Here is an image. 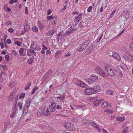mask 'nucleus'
I'll return each mask as SVG.
<instances>
[{
  "instance_id": "1",
  "label": "nucleus",
  "mask_w": 133,
  "mask_h": 133,
  "mask_svg": "<svg viewBox=\"0 0 133 133\" xmlns=\"http://www.w3.org/2000/svg\"><path fill=\"white\" fill-rule=\"evenodd\" d=\"M118 68V67L117 66H113L109 65H107L105 67V69L107 74L111 77L115 75Z\"/></svg>"
},
{
  "instance_id": "55",
  "label": "nucleus",
  "mask_w": 133,
  "mask_h": 133,
  "mask_svg": "<svg viewBox=\"0 0 133 133\" xmlns=\"http://www.w3.org/2000/svg\"><path fill=\"white\" fill-rule=\"evenodd\" d=\"M114 52L110 51H109V55L110 56H113V54H114Z\"/></svg>"
},
{
  "instance_id": "52",
  "label": "nucleus",
  "mask_w": 133,
  "mask_h": 133,
  "mask_svg": "<svg viewBox=\"0 0 133 133\" xmlns=\"http://www.w3.org/2000/svg\"><path fill=\"white\" fill-rule=\"evenodd\" d=\"M92 9V7L91 6H90L87 9V11L88 12H90Z\"/></svg>"
},
{
  "instance_id": "11",
  "label": "nucleus",
  "mask_w": 133,
  "mask_h": 133,
  "mask_svg": "<svg viewBox=\"0 0 133 133\" xmlns=\"http://www.w3.org/2000/svg\"><path fill=\"white\" fill-rule=\"evenodd\" d=\"M84 92L86 94L88 95L94 94L91 87L86 89L84 90Z\"/></svg>"
},
{
  "instance_id": "42",
  "label": "nucleus",
  "mask_w": 133,
  "mask_h": 133,
  "mask_svg": "<svg viewBox=\"0 0 133 133\" xmlns=\"http://www.w3.org/2000/svg\"><path fill=\"white\" fill-rule=\"evenodd\" d=\"M23 104V103L19 102L17 106L19 107V109H22Z\"/></svg>"
},
{
  "instance_id": "62",
  "label": "nucleus",
  "mask_w": 133,
  "mask_h": 133,
  "mask_svg": "<svg viewBox=\"0 0 133 133\" xmlns=\"http://www.w3.org/2000/svg\"><path fill=\"white\" fill-rule=\"evenodd\" d=\"M117 10L116 8H115L112 11V12L111 13L112 15H114V13L116 12Z\"/></svg>"
},
{
  "instance_id": "3",
  "label": "nucleus",
  "mask_w": 133,
  "mask_h": 133,
  "mask_svg": "<svg viewBox=\"0 0 133 133\" xmlns=\"http://www.w3.org/2000/svg\"><path fill=\"white\" fill-rule=\"evenodd\" d=\"M96 72L99 75L103 77H106L107 74H105L104 70L102 68L99 66H97L95 68Z\"/></svg>"
},
{
  "instance_id": "49",
  "label": "nucleus",
  "mask_w": 133,
  "mask_h": 133,
  "mask_svg": "<svg viewBox=\"0 0 133 133\" xmlns=\"http://www.w3.org/2000/svg\"><path fill=\"white\" fill-rule=\"evenodd\" d=\"M69 29H70V30L69 31L70 32H71V33H72L73 31L76 30V29L73 28L72 26Z\"/></svg>"
},
{
  "instance_id": "53",
  "label": "nucleus",
  "mask_w": 133,
  "mask_h": 133,
  "mask_svg": "<svg viewBox=\"0 0 133 133\" xmlns=\"http://www.w3.org/2000/svg\"><path fill=\"white\" fill-rule=\"evenodd\" d=\"M67 5H65L64 6V7L63 8H62V9H61V11L62 12H64L65 10L66 9V7H67Z\"/></svg>"
},
{
  "instance_id": "36",
  "label": "nucleus",
  "mask_w": 133,
  "mask_h": 133,
  "mask_svg": "<svg viewBox=\"0 0 133 133\" xmlns=\"http://www.w3.org/2000/svg\"><path fill=\"white\" fill-rule=\"evenodd\" d=\"M23 52L24 50L23 48H20L19 51V53L21 55H22L23 54Z\"/></svg>"
},
{
  "instance_id": "27",
  "label": "nucleus",
  "mask_w": 133,
  "mask_h": 133,
  "mask_svg": "<svg viewBox=\"0 0 133 133\" xmlns=\"http://www.w3.org/2000/svg\"><path fill=\"white\" fill-rule=\"evenodd\" d=\"M121 68L125 70H127L128 69V68L127 65L124 64H123L121 66Z\"/></svg>"
},
{
  "instance_id": "48",
  "label": "nucleus",
  "mask_w": 133,
  "mask_h": 133,
  "mask_svg": "<svg viewBox=\"0 0 133 133\" xmlns=\"http://www.w3.org/2000/svg\"><path fill=\"white\" fill-rule=\"evenodd\" d=\"M5 57L6 61H8L9 60V56L8 55H5Z\"/></svg>"
},
{
  "instance_id": "4",
  "label": "nucleus",
  "mask_w": 133,
  "mask_h": 133,
  "mask_svg": "<svg viewBox=\"0 0 133 133\" xmlns=\"http://www.w3.org/2000/svg\"><path fill=\"white\" fill-rule=\"evenodd\" d=\"M32 100L31 99H29L28 100L26 101L24 107L23 108V112L25 114L27 113L30 104Z\"/></svg>"
},
{
  "instance_id": "5",
  "label": "nucleus",
  "mask_w": 133,
  "mask_h": 133,
  "mask_svg": "<svg viewBox=\"0 0 133 133\" xmlns=\"http://www.w3.org/2000/svg\"><path fill=\"white\" fill-rule=\"evenodd\" d=\"M17 96L15 95V94H13L11 93L10 96L8 97V100L10 102L15 101H15H17Z\"/></svg>"
},
{
  "instance_id": "58",
  "label": "nucleus",
  "mask_w": 133,
  "mask_h": 133,
  "mask_svg": "<svg viewBox=\"0 0 133 133\" xmlns=\"http://www.w3.org/2000/svg\"><path fill=\"white\" fill-rule=\"evenodd\" d=\"M52 12V11L51 10L49 9L47 11V15H50Z\"/></svg>"
},
{
  "instance_id": "44",
  "label": "nucleus",
  "mask_w": 133,
  "mask_h": 133,
  "mask_svg": "<svg viewBox=\"0 0 133 133\" xmlns=\"http://www.w3.org/2000/svg\"><path fill=\"white\" fill-rule=\"evenodd\" d=\"M95 47L93 45H91L89 47V49L90 50H92L95 48Z\"/></svg>"
},
{
  "instance_id": "9",
  "label": "nucleus",
  "mask_w": 133,
  "mask_h": 133,
  "mask_svg": "<svg viewBox=\"0 0 133 133\" xmlns=\"http://www.w3.org/2000/svg\"><path fill=\"white\" fill-rule=\"evenodd\" d=\"M76 83L77 85L82 87L85 88L87 87L86 84L81 80H77Z\"/></svg>"
},
{
  "instance_id": "50",
  "label": "nucleus",
  "mask_w": 133,
  "mask_h": 133,
  "mask_svg": "<svg viewBox=\"0 0 133 133\" xmlns=\"http://www.w3.org/2000/svg\"><path fill=\"white\" fill-rule=\"evenodd\" d=\"M15 115V112H12L10 115V117L11 118L13 117Z\"/></svg>"
},
{
  "instance_id": "57",
  "label": "nucleus",
  "mask_w": 133,
  "mask_h": 133,
  "mask_svg": "<svg viewBox=\"0 0 133 133\" xmlns=\"http://www.w3.org/2000/svg\"><path fill=\"white\" fill-rule=\"evenodd\" d=\"M0 45L1 47V48L2 49H3L4 48V44L3 42H1L0 43Z\"/></svg>"
},
{
  "instance_id": "39",
  "label": "nucleus",
  "mask_w": 133,
  "mask_h": 133,
  "mask_svg": "<svg viewBox=\"0 0 133 133\" xmlns=\"http://www.w3.org/2000/svg\"><path fill=\"white\" fill-rule=\"evenodd\" d=\"M105 112H108L109 113L111 114L113 112V111L112 110H106L105 111H104Z\"/></svg>"
},
{
  "instance_id": "13",
  "label": "nucleus",
  "mask_w": 133,
  "mask_h": 133,
  "mask_svg": "<svg viewBox=\"0 0 133 133\" xmlns=\"http://www.w3.org/2000/svg\"><path fill=\"white\" fill-rule=\"evenodd\" d=\"M44 112V109L43 108H39L37 112V115L38 116H41Z\"/></svg>"
},
{
  "instance_id": "38",
  "label": "nucleus",
  "mask_w": 133,
  "mask_h": 133,
  "mask_svg": "<svg viewBox=\"0 0 133 133\" xmlns=\"http://www.w3.org/2000/svg\"><path fill=\"white\" fill-rule=\"evenodd\" d=\"M128 127H127L123 130L122 132L124 133H126L128 131Z\"/></svg>"
},
{
  "instance_id": "18",
  "label": "nucleus",
  "mask_w": 133,
  "mask_h": 133,
  "mask_svg": "<svg viewBox=\"0 0 133 133\" xmlns=\"http://www.w3.org/2000/svg\"><path fill=\"white\" fill-rule=\"evenodd\" d=\"M91 78L94 82H96L98 81V76L92 74L91 76Z\"/></svg>"
},
{
  "instance_id": "61",
  "label": "nucleus",
  "mask_w": 133,
  "mask_h": 133,
  "mask_svg": "<svg viewBox=\"0 0 133 133\" xmlns=\"http://www.w3.org/2000/svg\"><path fill=\"white\" fill-rule=\"evenodd\" d=\"M11 42V41L9 39H8L6 40V43L8 44H10Z\"/></svg>"
},
{
  "instance_id": "21",
  "label": "nucleus",
  "mask_w": 133,
  "mask_h": 133,
  "mask_svg": "<svg viewBox=\"0 0 133 133\" xmlns=\"http://www.w3.org/2000/svg\"><path fill=\"white\" fill-rule=\"evenodd\" d=\"M34 46V44H31V45L30 48V52L31 53L34 54V53H35V52L34 51V50H35V48L33 47Z\"/></svg>"
},
{
  "instance_id": "64",
  "label": "nucleus",
  "mask_w": 133,
  "mask_h": 133,
  "mask_svg": "<svg viewBox=\"0 0 133 133\" xmlns=\"http://www.w3.org/2000/svg\"><path fill=\"white\" fill-rule=\"evenodd\" d=\"M56 104L55 103H52L50 107H56Z\"/></svg>"
},
{
  "instance_id": "37",
  "label": "nucleus",
  "mask_w": 133,
  "mask_h": 133,
  "mask_svg": "<svg viewBox=\"0 0 133 133\" xmlns=\"http://www.w3.org/2000/svg\"><path fill=\"white\" fill-rule=\"evenodd\" d=\"M103 36V34L102 35L98 38H97L95 41L96 43H98L101 40Z\"/></svg>"
},
{
  "instance_id": "29",
  "label": "nucleus",
  "mask_w": 133,
  "mask_h": 133,
  "mask_svg": "<svg viewBox=\"0 0 133 133\" xmlns=\"http://www.w3.org/2000/svg\"><path fill=\"white\" fill-rule=\"evenodd\" d=\"M65 97L64 96H60L57 97V98H58L60 100L61 102L63 101Z\"/></svg>"
},
{
  "instance_id": "63",
  "label": "nucleus",
  "mask_w": 133,
  "mask_h": 133,
  "mask_svg": "<svg viewBox=\"0 0 133 133\" xmlns=\"http://www.w3.org/2000/svg\"><path fill=\"white\" fill-rule=\"evenodd\" d=\"M53 18V17L52 16H48L47 17V18L49 20H50L51 19H52Z\"/></svg>"
},
{
  "instance_id": "59",
  "label": "nucleus",
  "mask_w": 133,
  "mask_h": 133,
  "mask_svg": "<svg viewBox=\"0 0 133 133\" xmlns=\"http://www.w3.org/2000/svg\"><path fill=\"white\" fill-rule=\"evenodd\" d=\"M46 54L47 55H49L51 54V52L49 50H47L46 51Z\"/></svg>"
},
{
  "instance_id": "47",
  "label": "nucleus",
  "mask_w": 133,
  "mask_h": 133,
  "mask_svg": "<svg viewBox=\"0 0 133 133\" xmlns=\"http://www.w3.org/2000/svg\"><path fill=\"white\" fill-rule=\"evenodd\" d=\"M14 43L16 44L17 45L19 46H20L21 45V43L19 41H16Z\"/></svg>"
},
{
  "instance_id": "46",
  "label": "nucleus",
  "mask_w": 133,
  "mask_h": 133,
  "mask_svg": "<svg viewBox=\"0 0 133 133\" xmlns=\"http://www.w3.org/2000/svg\"><path fill=\"white\" fill-rule=\"evenodd\" d=\"M34 60H30L29 59H28L27 61V62L29 64H31L34 62Z\"/></svg>"
},
{
  "instance_id": "31",
  "label": "nucleus",
  "mask_w": 133,
  "mask_h": 133,
  "mask_svg": "<svg viewBox=\"0 0 133 133\" xmlns=\"http://www.w3.org/2000/svg\"><path fill=\"white\" fill-rule=\"evenodd\" d=\"M130 14L128 12H127L124 14V16L125 18L128 19L129 17Z\"/></svg>"
},
{
  "instance_id": "40",
  "label": "nucleus",
  "mask_w": 133,
  "mask_h": 133,
  "mask_svg": "<svg viewBox=\"0 0 133 133\" xmlns=\"http://www.w3.org/2000/svg\"><path fill=\"white\" fill-rule=\"evenodd\" d=\"M38 88V87H35L34 88H33V89H32V91L31 93V95L33 94L34 93L35 91Z\"/></svg>"
},
{
  "instance_id": "12",
  "label": "nucleus",
  "mask_w": 133,
  "mask_h": 133,
  "mask_svg": "<svg viewBox=\"0 0 133 133\" xmlns=\"http://www.w3.org/2000/svg\"><path fill=\"white\" fill-rule=\"evenodd\" d=\"M112 57L117 60L119 61L121 60V57L116 52H114Z\"/></svg>"
},
{
  "instance_id": "30",
  "label": "nucleus",
  "mask_w": 133,
  "mask_h": 133,
  "mask_svg": "<svg viewBox=\"0 0 133 133\" xmlns=\"http://www.w3.org/2000/svg\"><path fill=\"white\" fill-rule=\"evenodd\" d=\"M52 72L51 70H48V71L45 73V76L46 77H48L49 75L51 74Z\"/></svg>"
},
{
  "instance_id": "2",
  "label": "nucleus",
  "mask_w": 133,
  "mask_h": 133,
  "mask_svg": "<svg viewBox=\"0 0 133 133\" xmlns=\"http://www.w3.org/2000/svg\"><path fill=\"white\" fill-rule=\"evenodd\" d=\"M91 40L87 39L83 42L81 44L79 45V47L76 49V51L81 52L84 50L89 43L91 42Z\"/></svg>"
},
{
  "instance_id": "54",
  "label": "nucleus",
  "mask_w": 133,
  "mask_h": 133,
  "mask_svg": "<svg viewBox=\"0 0 133 133\" xmlns=\"http://www.w3.org/2000/svg\"><path fill=\"white\" fill-rule=\"evenodd\" d=\"M8 32H10L11 33H12L14 31V29L11 28H10L8 29Z\"/></svg>"
},
{
  "instance_id": "34",
  "label": "nucleus",
  "mask_w": 133,
  "mask_h": 133,
  "mask_svg": "<svg viewBox=\"0 0 133 133\" xmlns=\"http://www.w3.org/2000/svg\"><path fill=\"white\" fill-rule=\"evenodd\" d=\"M25 96V94L24 93H22L21 94L19 98L20 99H22Z\"/></svg>"
},
{
  "instance_id": "26",
  "label": "nucleus",
  "mask_w": 133,
  "mask_h": 133,
  "mask_svg": "<svg viewBox=\"0 0 133 133\" xmlns=\"http://www.w3.org/2000/svg\"><path fill=\"white\" fill-rule=\"evenodd\" d=\"M83 122L85 124H89L90 121L89 119H84L83 121Z\"/></svg>"
},
{
  "instance_id": "45",
  "label": "nucleus",
  "mask_w": 133,
  "mask_h": 133,
  "mask_svg": "<svg viewBox=\"0 0 133 133\" xmlns=\"http://www.w3.org/2000/svg\"><path fill=\"white\" fill-rule=\"evenodd\" d=\"M56 107V109L58 110H60L62 109V107L59 105H57Z\"/></svg>"
},
{
  "instance_id": "25",
  "label": "nucleus",
  "mask_w": 133,
  "mask_h": 133,
  "mask_svg": "<svg viewBox=\"0 0 133 133\" xmlns=\"http://www.w3.org/2000/svg\"><path fill=\"white\" fill-rule=\"evenodd\" d=\"M31 83L30 82H29L27 84L26 87L25 88V90H27L30 89V87L31 86Z\"/></svg>"
},
{
  "instance_id": "33",
  "label": "nucleus",
  "mask_w": 133,
  "mask_h": 133,
  "mask_svg": "<svg viewBox=\"0 0 133 133\" xmlns=\"http://www.w3.org/2000/svg\"><path fill=\"white\" fill-rule=\"evenodd\" d=\"M9 122H5L4 123V127L5 128H6L8 125L10 124Z\"/></svg>"
},
{
  "instance_id": "20",
  "label": "nucleus",
  "mask_w": 133,
  "mask_h": 133,
  "mask_svg": "<svg viewBox=\"0 0 133 133\" xmlns=\"http://www.w3.org/2000/svg\"><path fill=\"white\" fill-rule=\"evenodd\" d=\"M51 114V112L49 111V109L48 108L46 110L45 112H44V115L45 116H48L50 115Z\"/></svg>"
},
{
  "instance_id": "32",
  "label": "nucleus",
  "mask_w": 133,
  "mask_h": 133,
  "mask_svg": "<svg viewBox=\"0 0 133 133\" xmlns=\"http://www.w3.org/2000/svg\"><path fill=\"white\" fill-rule=\"evenodd\" d=\"M50 109L51 112H53L55 111L56 107H50Z\"/></svg>"
},
{
  "instance_id": "8",
  "label": "nucleus",
  "mask_w": 133,
  "mask_h": 133,
  "mask_svg": "<svg viewBox=\"0 0 133 133\" xmlns=\"http://www.w3.org/2000/svg\"><path fill=\"white\" fill-rule=\"evenodd\" d=\"M64 126L66 129L69 130H72L73 129V125L70 122H65L64 124Z\"/></svg>"
},
{
  "instance_id": "41",
  "label": "nucleus",
  "mask_w": 133,
  "mask_h": 133,
  "mask_svg": "<svg viewBox=\"0 0 133 133\" xmlns=\"http://www.w3.org/2000/svg\"><path fill=\"white\" fill-rule=\"evenodd\" d=\"M130 49L133 51V39L132 43L130 44L129 46Z\"/></svg>"
},
{
  "instance_id": "17",
  "label": "nucleus",
  "mask_w": 133,
  "mask_h": 133,
  "mask_svg": "<svg viewBox=\"0 0 133 133\" xmlns=\"http://www.w3.org/2000/svg\"><path fill=\"white\" fill-rule=\"evenodd\" d=\"M56 31L55 30L53 29L52 30H49L46 33V35L48 36H50L54 34Z\"/></svg>"
},
{
  "instance_id": "43",
  "label": "nucleus",
  "mask_w": 133,
  "mask_h": 133,
  "mask_svg": "<svg viewBox=\"0 0 133 133\" xmlns=\"http://www.w3.org/2000/svg\"><path fill=\"white\" fill-rule=\"evenodd\" d=\"M75 19H76L75 22H79V21L81 20H79V17L78 16H76L75 17Z\"/></svg>"
},
{
  "instance_id": "10",
  "label": "nucleus",
  "mask_w": 133,
  "mask_h": 133,
  "mask_svg": "<svg viewBox=\"0 0 133 133\" xmlns=\"http://www.w3.org/2000/svg\"><path fill=\"white\" fill-rule=\"evenodd\" d=\"M101 106L103 108H110L111 107L110 103L106 101H104L102 102L101 104Z\"/></svg>"
},
{
  "instance_id": "28",
  "label": "nucleus",
  "mask_w": 133,
  "mask_h": 133,
  "mask_svg": "<svg viewBox=\"0 0 133 133\" xmlns=\"http://www.w3.org/2000/svg\"><path fill=\"white\" fill-rule=\"evenodd\" d=\"M32 30L33 31L35 32H38V30L36 26H34L32 28Z\"/></svg>"
},
{
  "instance_id": "23",
  "label": "nucleus",
  "mask_w": 133,
  "mask_h": 133,
  "mask_svg": "<svg viewBox=\"0 0 133 133\" xmlns=\"http://www.w3.org/2000/svg\"><path fill=\"white\" fill-rule=\"evenodd\" d=\"M86 81L89 84H91L94 82L93 80L91 78H88L86 79Z\"/></svg>"
},
{
  "instance_id": "51",
  "label": "nucleus",
  "mask_w": 133,
  "mask_h": 133,
  "mask_svg": "<svg viewBox=\"0 0 133 133\" xmlns=\"http://www.w3.org/2000/svg\"><path fill=\"white\" fill-rule=\"evenodd\" d=\"M70 33H71V32L69 31H66L64 34V35L68 36L69 35Z\"/></svg>"
},
{
  "instance_id": "14",
  "label": "nucleus",
  "mask_w": 133,
  "mask_h": 133,
  "mask_svg": "<svg viewBox=\"0 0 133 133\" xmlns=\"http://www.w3.org/2000/svg\"><path fill=\"white\" fill-rule=\"evenodd\" d=\"M37 23L38 26L41 30H42L44 27V25H43L42 23L39 20L38 21Z\"/></svg>"
},
{
  "instance_id": "6",
  "label": "nucleus",
  "mask_w": 133,
  "mask_h": 133,
  "mask_svg": "<svg viewBox=\"0 0 133 133\" xmlns=\"http://www.w3.org/2000/svg\"><path fill=\"white\" fill-rule=\"evenodd\" d=\"M94 93H97V92H99L101 90V88L98 85L95 84L94 85L93 87H91Z\"/></svg>"
},
{
  "instance_id": "56",
  "label": "nucleus",
  "mask_w": 133,
  "mask_h": 133,
  "mask_svg": "<svg viewBox=\"0 0 133 133\" xmlns=\"http://www.w3.org/2000/svg\"><path fill=\"white\" fill-rule=\"evenodd\" d=\"M25 13L26 15H27L28 14V9L27 7H25Z\"/></svg>"
},
{
  "instance_id": "7",
  "label": "nucleus",
  "mask_w": 133,
  "mask_h": 133,
  "mask_svg": "<svg viewBox=\"0 0 133 133\" xmlns=\"http://www.w3.org/2000/svg\"><path fill=\"white\" fill-rule=\"evenodd\" d=\"M90 124L92 126L99 132L101 131V129L99 128V125L96 123L95 122H90Z\"/></svg>"
},
{
  "instance_id": "16",
  "label": "nucleus",
  "mask_w": 133,
  "mask_h": 133,
  "mask_svg": "<svg viewBox=\"0 0 133 133\" xmlns=\"http://www.w3.org/2000/svg\"><path fill=\"white\" fill-rule=\"evenodd\" d=\"M103 100L102 99L97 100L94 102V104L95 106L97 107L99 105L100 102L103 101Z\"/></svg>"
},
{
  "instance_id": "24",
  "label": "nucleus",
  "mask_w": 133,
  "mask_h": 133,
  "mask_svg": "<svg viewBox=\"0 0 133 133\" xmlns=\"http://www.w3.org/2000/svg\"><path fill=\"white\" fill-rule=\"evenodd\" d=\"M107 93L108 95H112L114 93V90L109 89L107 91Z\"/></svg>"
},
{
  "instance_id": "15",
  "label": "nucleus",
  "mask_w": 133,
  "mask_h": 133,
  "mask_svg": "<svg viewBox=\"0 0 133 133\" xmlns=\"http://www.w3.org/2000/svg\"><path fill=\"white\" fill-rule=\"evenodd\" d=\"M116 119L117 121L122 122L125 119V118L123 117L118 116L116 118Z\"/></svg>"
},
{
  "instance_id": "35",
  "label": "nucleus",
  "mask_w": 133,
  "mask_h": 133,
  "mask_svg": "<svg viewBox=\"0 0 133 133\" xmlns=\"http://www.w3.org/2000/svg\"><path fill=\"white\" fill-rule=\"evenodd\" d=\"M83 24H85V23L83 21L80 22L78 27H79V28H83Z\"/></svg>"
},
{
  "instance_id": "22",
  "label": "nucleus",
  "mask_w": 133,
  "mask_h": 133,
  "mask_svg": "<svg viewBox=\"0 0 133 133\" xmlns=\"http://www.w3.org/2000/svg\"><path fill=\"white\" fill-rule=\"evenodd\" d=\"M30 26L28 24L24 25V30L26 32H27L30 29Z\"/></svg>"
},
{
  "instance_id": "60",
  "label": "nucleus",
  "mask_w": 133,
  "mask_h": 133,
  "mask_svg": "<svg viewBox=\"0 0 133 133\" xmlns=\"http://www.w3.org/2000/svg\"><path fill=\"white\" fill-rule=\"evenodd\" d=\"M12 52L13 53V54L15 56H16V55L18 54L15 50H12Z\"/></svg>"
},
{
  "instance_id": "19",
  "label": "nucleus",
  "mask_w": 133,
  "mask_h": 133,
  "mask_svg": "<svg viewBox=\"0 0 133 133\" xmlns=\"http://www.w3.org/2000/svg\"><path fill=\"white\" fill-rule=\"evenodd\" d=\"M123 57L125 62H131V59H130V58L128 56H127L125 55H124L123 56Z\"/></svg>"
}]
</instances>
